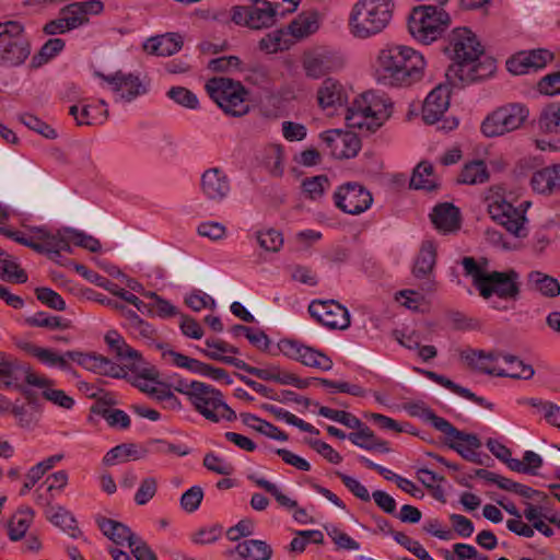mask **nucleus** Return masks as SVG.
Segmentation results:
<instances>
[{"mask_svg":"<svg viewBox=\"0 0 560 560\" xmlns=\"http://www.w3.org/2000/svg\"><path fill=\"white\" fill-rule=\"evenodd\" d=\"M409 412L411 416L417 417V418L430 423L440 432H441L442 423H445V424L448 423L447 420L436 416L430 408H428L423 404L411 405L409 407Z\"/></svg>","mask_w":560,"mask_h":560,"instance_id":"0e129e2a","label":"nucleus"},{"mask_svg":"<svg viewBox=\"0 0 560 560\" xmlns=\"http://www.w3.org/2000/svg\"><path fill=\"white\" fill-rule=\"evenodd\" d=\"M210 98L230 116L241 117L249 112L248 91L240 81L229 78H212L206 83Z\"/></svg>","mask_w":560,"mask_h":560,"instance_id":"9b49d317","label":"nucleus"},{"mask_svg":"<svg viewBox=\"0 0 560 560\" xmlns=\"http://www.w3.org/2000/svg\"><path fill=\"white\" fill-rule=\"evenodd\" d=\"M327 535L331 538L337 549L347 551H357L361 548L360 542L354 540L348 534L341 532L335 524H326L324 526Z\"/></svg>","mask_w":560,"mask_h":560,"instance_id":"6e6d98bb","label":"nucleus"},{"mask_svg":"<svg viewBox=\"0 0 560 560\" xmlns=\"http://www.w3.org/2000/svg\"><path fill=\"white\" fill-rule=\"evenodd\" d=\"M430 218L434 226L444 233L459 228V211L452 203L438 205L434 207Z\"/></svg>","mask_w":560,"mask_h":560,"instance_id":"72a5a7b5","label":"nucleus"},{"mask_svg":"<svg viewBox=\"0 0 560 560\" xmlns=\"http://www.w3.org/2000/svg\"><path fill=\"white\" fill-rule=\"evenodd\" d=\"M542 466V457L534 451H526L523 459H512L509 462V468L514 471L536 475Z\"/></svg>","mask_w":560,"mask_h":560,"instance_id":"864d4df0","label":"nucleus"},{"mask_svg":"<svg viewBox=\"0 0 560 560\" xmlns=\"http://www.w3.org/2000/svg\"><path fill=\"white\" fill-rule=\"evenodd\" d=\"M96 75L110 86V90L116 94V102H132L148 91L140 78L132 73H126L119 70L109 75L100 72H97Z\"/></svg>","mask_w":560,"mask_h":560,"instance_id":"6ab92c4d","label":"nucleus"},{"mask_svg":"<svg viewBox=\"0 0 560 560\" xmlns=\"http://www.w3.org/2000/svg\"><path fill=\"white\" fill-rule=\"evenodd\" d=\"M528 404L552 427L560 430V406L538 399L530 398Z\"/></svg>","mask_w":560,"mask_h":560,"instance_id":"603ef678","label":"nucleus"},{"mask_svg":"<svg viewBox=\"0 0 560 560\" xmlns=\"http://www.w3.org/2000/svg\"><path fill=\"white\" fill-rule=\"evenodd\" d=\"M34 518L31 508H22L11 517L8 526L9 538L13 541L22 539L28 530Z\"/></svg>","mask_w":560,"mask_h":560,"instance_id":"37998d69","label":"nucleus"},{"mask_svg":"<svg viewBox=\"0 0 560 560\" xmlns=\"http://www.w3.org/2000/svg\"><path fill=\"white\" fill-rule=\"evenodd\" d=\"M20 121L28 129L37 132L46 139L57 138V131L52 127L32 114H22L20 116Z\"/></svg>","mask_w":560,"mask_h":560,"instance_id":"052dcab7","label":"nucleus"},{"mask_svg":"<svg viewBox=\"0 0 560 560\" xmlns=\"http://www.w3.org/2000/svg\"><path fill=\"white\" fill-rule=\"evenodd\" d=\"M69 264L73 265L74 270L81 275L84 279L90 281L91 283L96 284L97 287L104 288L112 294L120 298V292H125V289L118 287V284L113 281L106 279L105 277L98 275L97 272L89 269L86 266L77 264L74 261H69Z\"/></svg>","mask_w":560,"mask_h":560,"instance_id":"49530a36","label":"nucleus"},{"mask_svg":"<svg viewBox=\"0 0 560 560\" xmlns=\"http://www.w3.org/2000/svg\"><path fill=\"white\" fill-rule=\"evenodd\" d=\"M68 231H71V228H63L61 230H57L55 233L43 228L37 229L36 238L39 241L37 242V245L40 247V250L35 252L46 254L49 259L61 257L60 246L63 238L69 236Z\"/></svg>","mask_w":560,"mask_h":560,"instance_id":"473e14b6","label":"nucleus"},{"mask_svg":"<svg viewBox=\"0 0 560 560\" xmlns=\"http://www.w3.org/2000/svg\"><path fill=\"white\" fill-rule=\"evenodd\" d=\"M45 508L47 518L72 538L80 535L77 522L72 514L61 505H48Z\"/></svg>","mask_w":560,"mask_h":560,"instance_id":"f704fd0d","label":"nucleus"},{"mask_svg":"<svg viewBox=\"0 0 560 560\" xmlns=\"http://www.w3.org/2000/svg\"><path fill=\"white\" fill-rule=\"evenodd\" d=\"M35 294L38 301L48 307L56 311H65L66 302L59 293L51 290L50 288L42 287L35 289Z\"/></svg>","mask_w":560,"mask_h":560,"instance_id":"774afa93","label":"nucleus"},{"mask_svg":"<svg viewBox=\"0 0 560 560\" xmlns=\"http://www.w3.org/2000/svg\"><path fill=\"white\" fill-rule=\"evenodd\" d=\"M127 318L129 320L128 325L130 331L136 337L144 339L145 347H152L154 345L159 350H163L162 343L155 342V330L149 323L140 318L133 311H127Z\"/></svg>","mask_w":560,"mask_h":560,"instance_id":"ea45409f","label":"nucleus"},{"mask_svg":"<svg viewBox=\"0 0 560 560\" xmlns=\"http://www.w3.org/2000/svg\"><path fill=\"white\" fill-rule=\"evenodd\" d=\"M250 5L232 9V21L252 30L273 26L279 19L294 12L301 0H249Z\"/></svg>","mask_w":560,"mask_h":560,"instance_id":"39448f33","label":"nucleus"},{"mask_svg":"<svg viewBox=\"0 0 560 560\" xmlns=\"http://www.w3.org/2000/svg\"><path fill=\"white\" fill-rule=\"evenodd\" d=\"M445 52L454 60L447 70V78H457L463 84L486 79L495 70L493 59L486 58L479 61L483 55V47L467 27H457L452 32Z\"/></svg>","mask_w":560,"mask_h":560,"instance_id":"f257e3e1","label":"nucleus"},{"mask_svg":"<svg viewBox=\"0 0 560 560\" xmlns=\"http://www.w3.org/2000/svg\"><path fill=\"white\" fill-rule=\"evenodd\" d=\"M102 533L116 545H127L131 547V542L139 537L133 534L125 524L114 520L103 518L98 522Z\"/></svg>","mask_w":560,"mask_h":560,"instance_id":"c9c22d12","label":"nucleus"},{"mask_svg":"<svg viewBox=\"0 0 560 560\" xmlns=\"http://www.w3.org/2000/svg\"><path fill=\"white\" fill-rule=\"evenodd\" d=\"M302 190L311 200H319L329 187V179L326 175L306 177L302 180Z\"/></svg>","mask_w":560,"mask_h":560,"instance_id":"5fc2aeb1","label":"nucleus"},{"mask_svg":"<svg viewBox=\"0 0 560 560\" xmlns=\"http://www.w3.org/2000/svg\"><path fill=\"white\" fill-rule=\"evenodd\" d=\"M446 560H489L487 556L468 544L457 542L453 546V553L447 552Z\"/></svg>","mask_w":560,"mask_h":560,"instance_id":"e2e57ef3","label":"nucleus"},{"mask_svg":"<svg viewBox=\"0 0 560 560\" xmlns=\"http://www.w3.org/2000/svg\"><path fill=\"white\" fill-rule=\"evenodd\" d=\"M450 106V90L447 86L439 85L432 90L424 100L422 118L427 124L439 121Z\"/></svg>","mask_w":560,"mask_h":560,"instance_id":"bb28decb","label":"nucleus"},{"mask_svg":"<svg viewBox=\"0 0 560 560\" xmlns=\"http://www.w3.org/2000/svg\"><path fill=\"white\" fill-rule=\"evenodd\" d=\"M163 359L166 363L190 373L207 376L213 381L225 384L232 383L231 377L222 369L211 366L198 359L191 358L184 352H163Z\"/></svg>","mask_w":560,"mask_h":560,"instance_id":"aec40b11","label":"nucleus"},{"mask_svg":"<svg viewBox=\"0 0 560 560\" xmlns=\"http://www.w3.org/2000/svg\"><path fill=\"white\" fill-rule=\"evenodd\" d=\"M104 10V4L100 0H88L82 2H72L60 10V15L66 19V25L72 30L78 28L89 22V15H97Z\"/></svg>","mask_w":560,"mask_h":560,"instance_id":"a878e982","label":"nucleus"},{"mask_svg":"<svg viewBox=\"0 0 560 560\" xmlns=\"http://www.w3.org/2000/svg\"><path fill=\"white\" fill-rule=\"evenodd\" d=\"M192 406L212 422L230 421L235 412L223 400L222 394L214 387L200 383L190 399Z\"/></svg>","mask_w":560,"mask_h":560,"instance_id":"2eb2a0df","label":"nucleus"},{"mask_svg":"<svg viewBox=\"0 0 560 560\" xmlns=\"http://www.w3.org/2000/svg\"><path fill=\"white\" fill-rule=\"evenodd\" d=\"M441 432L447 438L452 450L466 460L479 463L477 450L480 448L481 442L477 435L459 431L450 422L447 424L442 423Z\"/></svg>","mask_w":560,"mask_h":560,"instance_id":"5701e85b","label":"nucleus"},{"mask_svg":"<svg viewBox=\"0 0 560 560\" xmlns=\"http://www.w3.org/2000/svg\"><path fill=\"white\" fill-rule=\"evenodd\" d=\"M410 187L413 189H424L429 191L436 188L433 166L431 163L422 161L416 166L411 175Z\"/></svg>","mask_w":560,"mask_h":560,"instance_id":"a18cd8bd","label":"nucleus"},{"mask_svg":"<svg viewBox=\"0 0 560 560\" xmlns=\"http://www.w3.org/2000/svg\"><path fill=\"white\" fill-rule=\"evenodd\" d=\"M37 375L26 363L0 353V388L27 394L26 385L33 386Z\"/></svg>","mask_w":560,"mask_h":560,"instance_id":"f3484780","label":"nucleus"},{"mask_svg":"<svg viewBox=\"0 0 560 560\" xmlns=\"http://www.w3.org/2000/svg\"><path fill=\"white\" fill-rule=\"evenodd\" d=\"M68 474L65 470H58L49 475L35 490V502L40 506H48L56 497L68 485Z\"/></svg>","mask_w":560,"mask_h":560,"instance_id":"cd10ccee","label":"nucleus"},{"mask_svg":"<svg viewBox=\"0 0 560 560\" xmlns=\"http://www.w3.org/2000/svg\"><path fill=\"white\" fill-rule=\"evenodd\" d=\"M30 54L31 45L24 26L18 21L0 23V66H21Z\"/></svg>","mask_w":560,"mask_h":560,"instance_id":"f8f14e48","label":"nucleus"},{"mask_svg":"<svg viewBox=\"0 0 560 560\" xmlns=\"http://www.w3.org/2000/svg\"><path fill=\"white\" fill-rule=\"evenodd\" d=\"M167 96L176 104L189 109H197L199 101L195 93L184 86H173L167 91Z\"/></svg>","mask_w":560,"mask_h":560,"instance_id":"680f3d73","label":"nucleus"},{"mask_svg":"<svg viewBox=\"0 0 560 560\" xmlns=\"http://www.w3.org/2000/svg\"><path fill=\"white\" fill-rule=\"evenodd\" d=\"M319 137L335 159L354 158L361 149V140L354 132L331 129L322 132Z\"/></svg>","mask_w":560,"mask_h":560,"instance_id":"412c9836","label":"nucleus"},{"mask_svg":"<svg viewBox=\"0 0 560 560\" xmlns=\"http://www.w3.org/2000/svg\"><path fill=\"white\" fill-rule=\"evenodd\" d=\"M529 283L542 295L555 298L560 294V284L557 279L540 271H532L528 276Z\"/></svg>","mask_w":560,"mask_h":560,"instance_id":"8fccbe9b","label":"nucleus"},{"mask_svg":"<svg viewBox=\"0 0 560 560\" xmlns=\"http://www.w3.org/2000/svg\"><path fill=\"white\" fill-rule=\"evenodd\" d=\"M203 465L208 470L217 475L230 476L234 472L232 463L214 453H209L205 456Z\"/></svg>","mask_w":560,"mask_h":560,"instance_id":"69168bd1","label":"nucleus"},{"mask_svg":"<svg viewBox=\"0 0 560 560\" xmlns=\"http://www.w3.org/2000/svg\"><path fill=\"white\" fill-rule=\"evenodd\" d=\"M317 103L323 110L330 114L343 107L348 101V94L343 85L332 78L323 81L317 90Z\"/></svg>","mask_w":560,"mask_h":560,"instance_id":"393cba45","label":"nucleus"},{"mask_svg":"<svg viewBox=\"0 0 560 560\" xmlns=\"http://www.w3.org/2000/svg\"><path fill=\"white\" fill-rule=\"evenodd\" d=\"M357 429L358 431L351 432L348 435L349 441L355 446L365 451H376L380 453H388L390 451L387 442L378 440L368 427H363L361 423V428Z\"/></svg>","mask_w":560,"mask_h":560,"instance_id":"e433bc0d","label":"nucleus"},{"mask_svg":"<svg viewBox=\"0 0 560 560\" xmlns=\"http://www.w3.org/2000/svg\"><path fill=\"white\" fill-rule=\"evenodd\" d=\"M139 364L135 366H122V376L130 375L133 378V384L144 394L152 399H155L164 405L168 409H180V401L174 395L173 390H176L183 395H186L190 400L195 389L200 385L201 382L186 380H178L173 383L163 381L160 377V373L156 368L147 362L141 352L135 355Z\"/></svg>","mask_w":560,"mask_h":560,"instance_id":"7ed1b4c3","label":"nucleus"},{"mask_svg":"<svg viewBox=\"0 0 560 560\" xmlns=\"http://www.w3.org/2000/svg\"><path fill=\"white\" fill-rule=\"evenodd\" d=\"M439 5L415 7L408 18V30L413 39L430 45L443 36L451 25L450 14L442 8L447 0H436Z\"/></svg>","mask_w":560,"mask_h":560,"instance_id":"1a4fd4ad","label":"nucleus"},{"mask_svg":"<svg viewBox=\"0 0 560 560\" xmlns=\"http://www.w3.org/2000/svg\"><path fill=\"white\" fill-rule=\"evenodd\" d=\"M37 360L48 369L70 373L78 364L93 373L113 377L122 376V366L138 364V352H116L113 359L100 352H35Z\"/></svg>","mask_w":560,"mask_h":560,"instance_id":"f03ea898","label":"nucleus"},{"mask_svg":"<svg viewBox=\"0 0 560 560\" xmlns=\"http://www.w3.org/2000/svg\"><path fill=\"white\" fill-rule=\"evenodd\" d=\"M257 242L261 248L268 252H279L283 245L281 233L275 229L257 233Z\"/></svg>","mask_w":560,"mask_h":560,"instance_id":"338daca9","label":"nucleus"},{"mask_svg":"<svg viewBox=\"0 0 560 560\" xmlns=\"http://www.w3.org/2000/svg\"><path fill=\"white\" fill-rule=\"evenodd\" d=\"M319 27L316 12L301 13L289 25L288 31L295 39L305 38L314 34Z\"/></svg>","mask_w":560,"mask_h":560,"instance_id":"58836bf2","label":"nucleus"},{"mask_svg":"<svg viewBox=\"0 0 560 560\" xmlns=\"http://www.w3.org/2000/svg\"><path fill=\"white\" fill-rule=\"evenodd\" d=\"M486 201L490 218L494 222L516 237L527 235L525 211L529 202L524 201L520 207H514L501 195L489 196Z\"/></svg>","mask_w":560,"mask_h":560,"instance_id":"ddd939ff","label":"nucleus"},{"mask_svg":"<svg viewBox=\"0 0 560 560\" xmlns=\"http://www.w3.org/2000/svg\"><path fill=\"white\" fill-rule=\"evenodd\" d=\"M236 553L244 560H269L271 557V548L262 540L248 539L240 542Z\"/></svg>","mask_w":560,"mask_h":560,"instance_id":"79ce46f5","label":"nucleus"},{"mask_svg":"<svg viewBox=\"0 0 560 560\" xmlns=\"http://www.w3.org/2000/svg\"><path fill=\"white\" fill-rule=\"evenodd\" d=\"M318 415L331 421L343 424L350 429L361 428L360 419L343 410H335L329 407H320Z\"/></svg>","mask_w":560,"mask_h":560,"instance_id":"bf43d9fd","label":"nucleus"},{"mask_svg":"<svg viewBox=\"0 0 560 560\" xmlns=\"http://www.w3.org/2000/svg\"><path fill=\"white\" fill-rule=\"evenodd\" d=\"M390 107L384 94L364 92L346 108L345 120L349 128L374 132L390 116Z\"/></svg>","mask_w":560,"mask_h":560,"instance_id":"423d86ee","label":"nucleus"},{"mask_svg":"<svg viewBox=\"0 0 560 560\" xmlns=\"http://www.w3.org/2000/svg\"><path fill=\"white\" fill-rule=\"evenodd\" d=\"M65 45V40L61 38H51L47 40L39 51L33 56L31 67L36 69L47 63L63 50Z\"/></svg>","mask_w":560,"mask_h":560,"instance_id":"3c124183","label":"nucleus"},{"mask_svg":"<svg viewBox=\"0 0 560 560\" xmlns=\"http://www.w3.org/2000/svg\"><path fill=\"white\" fill-rule=\"evenodd\" d=\"M436 260V245L431 240H425L420 246L419 254L413 265V275L417 278L428 276L435 265Z\"/></svg>","mask_w":560,"mask_h":560,"instance_id":"4c0bfd02","label":"nucleus"},{"mask_svg":"<svg viewBox=\"0 0 560 560\" xmlns=\"http://www.w3.org/2000/svg\"><path fill=\"white\" fill-rule=\"evenodd\" d=\"M32 381L33 387L38 388L42 397L55 407L70 410L74 406V399L65 390L55 387L52 380L38 374L36 380Z\"/></svg>","mask_w":560,"mask_h":560,"instance_id":"c85d7f7f","label":"nucleus"},{"mask_svg":"<svg viewBox=\"0 0 560 560\" xmlns=\"http://www.w3.org/2000/svg\"><path fill=\"white\" fill-rule=\"evenodd\" d=\"M532 188L544 195L560 191V164L536 171L530 178Z\"/></svg>","mask_w":560,"mask_h":560,"instance_id":"2f4dec72","label":"nucleus"},{"mask_svg":"<svg viewBox=\"0 0 560 560\" xmlns=\"http://www.w3.org/2000/svg\"><path fill=\"white\" fill-rule=\"evenodd\" d=\"M138 458L137 448L132 444H120L109 450L104 456V464L112 466L129 459Z\"/></svg>","mask_w":560,"mask_h":560,"instance_id":"13d9d810","label":"nucleus"},{"mask_svg":"<svg viewBox=\"0 0 560 560\" xmlns=\"http://www.w3.org/2000/svg\"><path fill=\"white\" fill-rule=\"evenodd\" d=\"M313 318L329 329H347L350 326L349 311L334 300L313 301L308 306Z\"/></svg>","mask_w":560,"mask_h":560,"instance_id":"a211bd4d","label":"nucleus"},{"mask_svg":"<svg viewBox=\"0 0 560 560\" xmlns=\"http://www.w3.org/2000/svg\"><path fill=\"white\" fill-rule=\"evenodd\" d=\"M462 265L465 273L472 277L474 285L482 298L489 299L492 295H497L502 300H515L518 296L520 287L516 271L487 272L472 257H465Z\"/></svg>","mask_w":560,"mask_h":560,"instance_id":"0eeeda50","label":"nucleus"},{"mask_svg":"<svg viewBox=\"0 0 560 560\" xmlns=\"http://www.w3.org/2000/svg\"><path fill=\"white\" fill-rule=\"evenodd\" d=\"M336 55L326 48L306 51L302 59V67L307 78L317 80L339 68Z\"/></svg>","mask_w":560,"mask_h":560,"instance_id":"b1692460","label":"nucleus"},{"mask_svg":"<svg viewBox=\"0 0 560 560\" xmlns=\"http://www.w3.org/2000/svg\"><path fill=\"white\" fill-rule=\"evenodd\" d=\"M10 413L15 417L20 427L24 429H31L39 421V411L35 405L26 407L24 405L13 404V409Z\"/></svg>","mask_w":560,"mask_h":560,"instance_id":"4d7b16f0","label":"nucleus"},{"mask_svg":"<svg viewBox=\"0 0 560 560\" xmlns=\"http://www.w3.org/2000/svg\"><path fill=\"white\" fill-rule=\"evenodd\" d=\"M424 66L423 56L413 48L392 45L380 50L375 74L384 85L408 86L422 78Z\"/></svg>","mask_w":560,"mask_h":560,"instance_id":"20e7f679","label":"nucleus"},{"mask_svg":"<svg viewBox=\"0 0 560 560\" xmlns=\"http://www.w3.org/2000/svg\"><path fill=\"white\" fill-rule=\"evenodd\" d=\"M464 361L472 369L489 375L527 380L533 376L532 365L509 352H464Z\"/></svg>","mask_w":560,"mask_h":560,"instance_id":"9d476101","label":"nucleus"},{"mask_svg":"<svg viewBox=\"0 0 560 560\" xmlns=\"http://www.w3.org/2000/svg\"><path fill=\"white\" fill-rule=\"evenodd\" d=\"M200 190L207 200L221 203L230 196V178L220 167L208 168L201 175Z\"/></svg>","mask_w":560,"mask_h":560,"instance_id":"4be33fe9","label":"nucleus"},{"mask_svg":"<svg viewBox=\"0 0 560 560\" xmlns=\"http://www.w3.org/2000/svg\"><path fill=\"white\" fill-rule=\"evenodd\" d=\"M289 36L291 35L288 28H281L268 33L260 39L259 48L268 54H273L279 50L288 49L292 44V40L289 38Z\"/></svg>","mask_w":560,"mask_h":560,"instance_id":"09e8293b","label":"nucleus"},{"mask_svg":"<svg viewBox=\"0 0 560 560\" xmlns=\"http://www.w3.org/2000/svg\"><path fill=\"white\" fill-rule=\"evenodd\" d=\"M249 374L257 376L260 380L276 382L281 385H291L296 388H303L305 382L296 375L285 371L278 364H267L262 368H253Z\"/></svg>","mask_w":560,"mask_h":560,"instance_id":"7c9ffc66","label":"nucleus"},{"mask_svg":"<svg viewBox=\"0 0 560 560\" xmlns=\"http://www.w3.org/2000/svg\"><path fill=\"white\" fill-rule=\"evenodd\" d=\"M393 0H359L349 15L350 33L365 39L381 33L393 14Z\"/></svg>","mask_w":560,"mask_h":560,"instance_id":"6e6552de","label":"nucleus"},{"mask_svg":"<svg viewBox=\"0 0 560 560\" xmlns=\"http://www.w3.org/2000/svg\"><path fill=\"white\" fill-rule=\"evenodd\" d=\"M183 47V38L177 33H166L145 40L143 49L150 55L167 57L176 54Z\"/></svg>","mask_w":560,"mask_h":560,"instance_id":"c756f323","label":"nucleus"},{"mask_svg":"<svg viewBox=\"0 0 560 560\" xmlns=\"http://www.w3.org/2000/svg\"><path fill=\"white\" fill-rule=\"evenodd\" d=\"M528 117V109L520 103L502 106L488 115L481 124V132L488 137H499L518 129Z\"/></svg>","mask_w":560,"mask_h":560,"instance_id":"4468645a","label":"nucleus"},{"mask_svg":"<svg viewBox=\"0 0 560 560\" xmlns=\"http://www.w3.org/2000/svg\"><path fill=\"white\" fill-rule=\"evenodd\" d=\"M490 173L482 160H474L466 163L458 177V183L466 185H480L489 180Z\"/></svg>","mask_w":560,"mask_h":560,"instance_id":"a19ab883","label":"nucleus"},{"mask_svg":"<svg viewBox=\"0 0 560 560\" xmlns=\"http://www.w3.org/2000/svg\"><path fill=\"white\" fill-rule=\"evenodd\" d=\"M539 129L547 133L560 135V104L550 103L542 107L539 119Z\"/></svg>","mask_w":560,"mask_h":560,"instance_id":"de8ad7c7","label":"nucleus"},{"mask_svg":"<svg viewBox=\"0 0 560 560\" xmlns=\"http://www.w3.org/2000/svg\"><path fill=\"white\" fill-rule=\"evenodd\" d=\"M290 358L322 372L330 371L334 365L332 359L326 352H291Z\"/></svg>","mask_w":560,"mask_h":560,"instance_id":"c03bdc74","label":"nucleus"},{"mask_svg":"<svg viewBox=\"0 0 560 560\" xmlns=\"http://www.w3.org/2000/svg\"><path fill=\"white\" fill-rule=\"evenodd\" d=\"M332 201L335 207L343 213L360 215L371 208L373 196L362 184L346 182L336 188Z\"/></svg>","mask_w":560,"mask_h":560,"instance_id":"dca6fc26","label":"nucleus"}]
</instances>
